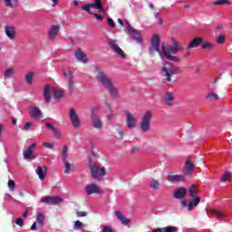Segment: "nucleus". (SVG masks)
<instances>
[{"label": "nucleus", "instance_id": "54", "mask_svg": "<svg viewBox=\"0 0 232 232\" xmlns=\"http://www.w3.org/2000/svg\"><path fill=\"white\" fill-rule=\"evenodd\" d=\"M76 217H78V218L86 217V212H84V211H78V212H76Z\"/></svg>", "mask_w": 232, "mask_h": 232}, {"label": "nucleus", "instance_id": "7", "mask_svg": "<svg viewBox=\"0 0 232 232\" xmlns=\"http://www.w3.org/2000/svg\"><path fill=\"white\" fill-rule=\"evenodd\" d=\"M126 24H127V29L125 30V32L127 34H130V35H131V37L134 39V41H136V43H138L139 44H140V43H143L144 38L142 37V34L138 30L133 28L130 24V22H127Z\"/></svg>", "mask_w": 232, "mask_h": 232}, {"label": "nucleus", "instance_id": "13", "mask_svg": "<svg viewBox=\"0 0 232 232\" xmlns=\"http://www.w3.org/2000/svg\"><path fill=\"white\" fill-rule=\"evenodd\" d=\"M5 34L10 41H15L17 39V29L13 25H6L5 27Z\"/></svg>", "mask_w": 232, "mask_h": 232}, {"label": "nucleus", "instance_id": "43", "mask_svg": "<svg viewBox=\"0 0 232 232\" xmlns=\"http://www.w3.org/2000/svg\"><path fill=\"white\" fill-rule=\"evenodd\" d=\"M216 43L218 44H224V43H226V35L224 34H219L217 38H216Z\"/></svg>", "mask_w": 232, "mask_h": 232}, {"label": "nucleus", "instance_id": "64", "mask_svg": "<svg viewBox=\"0 0 232 232\" xmlns=\"http://www.w3.org/2000/svg\"><path fill=\"white\" fill-rule=\"evenodd\" d=\"M118 23H119V24H121V26H122V24H124L121 18L118 19Z\"/></svg>", "mask_w": 232, "mask_h": 232}, {"label": "nucleus", "instance_id": "23", "mask_svg": "<svg viewBox=\"0 0 232 232\" xmlns=\"http://www.w3.org/2000/svg\"><path fill=\"white\" fill-rule=\"evenodd\" d=\"M163 101L167 106H173L175 102V94L171 92H167L163 97Z\"/></svg>", "mask_w": 232, "mask_h": 232}, {"label": "nucleus", "instance_id": "53", "mask_svg": "<svg viewBox=\"0 0 232 232\" xmlns=\"http://www.w3.org/2000/svg\"><path fill=\"white\" fill-rule=\"evenodd\" d=\"M93 17H95L96 21H103L104 18L102 16H101V14H93Z\"/></svg>", "mask_w": 232, "mask_h": 232}, {"label": "nucleus", "instance_id": "32", "mask_svg": "<svg viewBox=\"0 0 232 232\" xmlns=\"http://www.w3.org/2000/svg\"><path fill=\"white\" fill-rule=\"evenodd\" d=\"M62 162H63V164H64L63 173L68 175V173H70V171H72V169H73V165L72 163H70V161H68V160H65V161H62Z\"/></svg>", "mask_w": 232, "mask_h": 232}, {"label": "nucleus", "instance_id": "27", "mask_svg": "<svg viewBox=\"0 0 232 232\" xmlns=\"http://www.w3.org/2000/svg\"><path fill=\"white\" fill-rule=\"evenodd\" d=\"M187 194H188V190H186V188H178L177 190L174 191V198H184V197H186Z\"/></svg>", "mask_w": 232, "mask_h": 232}, {"label": "nucleus", "instance_id": "51", "mask_svg": "<svg viewBox=\"0 0 232 232\" xmlns=\"http://www.w3.org/2000/svg\"><path fill=\"white\" fill-rule=\"evenodd\" d=\"M15 224L17 226H20V227H23V226L24 225V220L23 218H19L15 220Z\"/></svg>", "mask_w": 232, "mask_h": 232}, {"label": "nucleus", "instance_id": "48", "mask_svg": "<svg viewBox=\"0 0 232 232\" xmlns=\"http://www.w3.org/2000/svg\"><path fill=\"white\" fill-rule=\"evenodd\" d=\"M8 188L10 189V191H14V188H15V182H14V180L9 179L8 180Z\"/></svg>", "mask_w": 232, "mask_h": 232}, {"label": "nucleus", "instance_id": "5", "mask_svg": "<svg viewBox=\"0 0 232 232\" xmlns=\"http://www.w3.org/2000/svg\"><path fill=\"white\" fill-rule=\"evenodd\" d=\"M151 119H153V111H147L141 116V120L140 122V130L143 133H150L151 130Z\"/></svg>", "mask_w": 232, "mask_h": 232}, {"label": "nucleus", "instance_id": "16", "mask_svg": "<svg viewBox=\"0 0 232 232\" xmlns=\"http://www.w3.org/2000/svg\"><path fill=\"white\" fill-rule=\"evenodd\" d=\"M75 58L79 63L86 64L88 63V55L81 48H77L74 53Z\"/></svg>", "mask_w": 232, "mask_h": 232}, {"label": "nucleus", "instance_id": "59", "mask_svg": "<svg viewBox=\"0 0 232 232\" xmlns=\"http://www.w3.org/2000/svg\"><path fill=\"white\" fill-rule=\"evenodd\" d=\"M107 120L109 121H113V113L110 112L109 114H107Z\"/></svg>", "mask_w": 232, "mask_h": 232}, {"label": "nucleus", "instance_id": "9", "mask_svg": "<svg viewBox=\"0 0 232 232\" xmlns=\"http://www.w3.org/2000/svg\"><path fill=\"white\" fill-rule=\"evenodd\" d=\"M98 109H93L92 112L91 114V121L92 122L93 128L96 130H102V120L101 119V116H99V113H97Z\"/></svg>", "mask_w": 232, "mask_h": 232}, {"label": "nucleus", "instance_id": "55", "mask_svg": "<svg viewBox=\"0 0 232 232\" xmlns=\"http://www.w3.org/2000/svg\"><path fill=\"white\" fill-rule=\"evenodd\" d=\"M45 128H46L47 130H51L52 131H53V130H55V127H54L53 125H52V123H46V124H45Z\"/></svg>", "mask_w": 232, "mask_h": 232}, {"label": "nucleus", "instance_id": "17", "mask_svg": "<svg viewBox=\"0 0 232 232\" xmlns=\"http://www.w3.org/2000/svg\"><path fill=\"white\" fill-rule=\"evenodd\" d=\"M40 202L55 206V204H61V202H63V199L61 198V197H45L43 198Z\"/></svg>", "mask_w": 232, "mask_h": 232}, {"label": "nucleus", "instance_id": "30", "mask_svg": "<svg viewBox=\"0 0 232 232\" xmlns=\"http://www.w3.org/2000/svg\"><path fill=\"white\" fill-rule=\"evenodd\" d=\"M207 101H218L220 97L218 96V93L215 92H208L206 96Z\"/></svg>", "mask_w": 232, "mask_h": 232}, {"label": "nucleus", "instance_id": "24", "mask_svg": "<svg viewBox=\"0 0 232 232\" xmlns=\"http://www.w3.org/2000/svg\"><path fill=\"white\" fill-rule=\"evenodd\" d=\"M59 30H61V27L59 25H52L51 28L49 29V39L51 41H53L57 35H59Z\"/></svg>", "mask_w": 232, "mask_h": 232}, {"label": "nucleus", "instance_id": "34", "mask_svg": "<svg viewBox=\"0 0 232 232\" xmlns=\"http://www.w3.org/2000/svg\"><path fill=\"white\" fill-rule=\"evenodd\" d=\"M218 80L215 79L211 83H209L207 88L208 92H217L218 86L217 85Z\"/></svg>", "mask_w": 232, "mask_h": 232}, {"label": "nucleus", "instance_id": "12", "mask_svg": "<svg viewBox=\"0 0 232 232\" xmlns=\"http://www.w3.org/2000/svg\"><path fill=\"white\" fill-rule=\"evenodd\" d=\"M36 148L37 144L35 143H32L31 145H29L27 149L24 151V159H25V160H35L37 157L34 155V150H35Z\"/></svg>", "mask_w": 232, "mask_h": 232}, {"label": "nucleus", "instance_id": "20", "mask_svg": "<svg viewBox=\"0 0 232 232\" xmlns=\"http://www.w3.org/2000/svg\"><path fill=\"white\" fill-rule=\"evenodd\" d=\"M167 180L172 184H177L179 182H184V180H186V177L184 175L175 174L169 176Z\"/></svg>", "mask_w": 232, "mask_h": 232}, {"label": "nucleus", "instance_id": "56", "mask_svg": "<svg viewBox=\"0 0 232 232\" xmlns=\"http://www.w3.org/2000/svg\"><path fill=\"white\" fill-rule=\"evenodd\" d=\"M52 2V7L55 8L59 5V0H51Z\"/></svg>", "mask_w": 232, "mask_h": 232}, {"label": "nucleus", "instance_id": "42", "mask_svg": "<svg viewBox=\"0 0 232 232\" xmlns=\"http://www.w3.org/2000/svg\"><path fill=\"white\" fill-rule=\"evenodd\" d=\"M34 72H29L26 75H25V81L27 82V84H32L33 81H34Z\"/></svg>", "mask_w": 232, "mask_h": 232}, {"label": "nucleus", "instance_id": "15", "mask_svg": "<svg viewBox=\"0 0 232 232\" xmlns=\"http://www.w3.org/2000/svg\"><path fill=\"white\" fill-rule=\"evenodd\" d=\"M64 77L68 80V88L70 92H73L75 88V80L73 79V72L70 70H65L63 72Z\"/></svg>", "mask_w": 232, "mask_h": 232}, {"label": "nucleus", "instance_id": "35", "mask_svg": "<svg viewBox=\"0 0 232 232\" xmlns=\"http://www.w3.org/2000/svg\"><path fill=\"white\" fill-rule=\"evenodd\" d=\"M62 161H66L68 160V147L66 145H64L62 149Z\"/></svg>", "mask_w": 232, "mask_h": 232}, {"label": "nucleus", "instance_id": "41", "mask_svg": "<svg viewBox=\"0 0 232 232\" xmlns=\"http://www.w3.org/2000/svg\"><path fill=\"white\" fill-rule=\"evenodd\" d=\"M201 48H203V50H213L215 48V44L211 42H206L202 44Z\"/></svg>", "mask_w": 232, "mask_h": 232}, {"label": "nucleus", "instance_id": "4", "mask_svg": "<svg viewBox=\"0 0 232 232\" xmlns=\"http://www.w3.org/2000/svg\"><path fill=\"white\" fill-rule=\"evenodd\" d=\"M179 73H180V68H179V66L169 62L163 63L161 75L165 78L167 82H171V81H173V75H179Z\"/></svg>", "mask_w": 232, "mask_h": 232}, {"label": "nucleus", "instance_id": "6", "mask_svg": "<svg viewBox=\"0 0 232 232\" xmlns=\"http://www.w3.org/2000/svg\"><path fill=\"white\" fill-rule=\"evenodd\" d=\"M91 173L93 179H102V177L106 175V168H104L102 165H99L98 163H92L91 165Z\"/></svg>", "mask_w": 232, "mask_h": 232}, {"label": "nucleus", "instance_id": "22", "mask_svg": "<svg viewBox=\"0 0 232 232\" xmlns=\"http://www.w3.org/2000/svg\"><path fill=\"white\" fill-rule=\"evenodd\" d=\"M109 44L111 50H113V52H115V53H117L121 59H126V54H124V51H122V49H121V47H119L117 44H115V42H110Z\"/></svg>", "mask_w": 232, "mask_h": 232}, {"label": "nucleus", "instance_id": "18", "mask_svg": "<svg viewBox=\"0 0 232 232\" xmlns=\"http://www.w3.org/2000/svg\"><path fill=\"white\" fill-rule=\"evenodd\" d=\"M29 115L37 121H41V119H43V111H41L39 107H30Z\"/></svg>", "mask_w": 232, "mask_h": 232}, {"label": "nucleus", "instance_id": "50", "mask_svg": "<svg viewBox=\"0 0 232 232\" xmlns=\"http://www.w3.org/2000/svg\"><path fill=\"white\" fill-rule=\"evenodd\" d=\"M107 24L111 28H115V22L111 18L107 19Z\"/></svg>", "mask_w": 232, "mask_h": 232}, {"label": "nucleus", "instance_id": "28", "mask_svg": "<svg viewBox=\"0 0 232 232\" xmlns=\"http://www.w3.org/2000/svg\"><path fill=\"white\" fill-rule=\"evenodd\" d=\"M202 38L197 37L194 38L188 45V50H191V48H197L202 43Z\"/></svg>", "mask_w": 232, "mask_h": 232}, {"label": "nucleus", "instance_id": "3", "mask_svg": "<svg viewBox=\"0 0 232 232\" xmlns=\"http://www.w3.org/2000/svg\"><path fill=\"white\" fill-rule=\"evenodd\" d=\"M188 197L192 199L188 202L186 199L180 201L181 208L186 211H193L200 204V197H198V187L196 185L188 188Z\"/></svg>", "mask_w": 232, "mask_h": 232}, {"label": "nucleus", "instance_id": "29", "mask_svg": "<svg viewBox=\"0 0 232 232\" xmlns=\"http://www.w3.org/2000/svg\"><path fill=\"white\" fill-rule=\"evenodd\" d=\"M46 220V217L43 213H38L36 215V224L38 227H43L44 226V221Z\"/></svg>", "mask_w": 232, "mask_h": 232}, {"label": "nucleus", "instance_id": "14", "mask_svg": "<svg viewBox=\"0 0 232 232\" xmlns=\"http://www.w3.org/2000/svg\"><path fill=\"white\" fill-rule=\"evenodd\" d=\"M85 193L87 195H101L102 193V189H101V188L97 186V184L91 183L85 187Z\"/></svg>", "mask_w": 232, "mask_h": 232}, {"label": "nucleus", "instance_id": "45", "mask_svg": "<svg viewBox=\"0 0 232 232\" xmlns=\"http://www.w3.org/2000/svg\"><path fill=\"white\" fill-rule=\"evenodd\" d=\"M53 135L54 139H58V140L61 139V137H63V133L57 128L53 129Z\"/></svg>", "mask_w": 232, "mask_h": 232}, {"label": "nucleus", "instance_id": "33", "mask_svg": "<svg viewBox=\"0 0 232 232\" xmlns=\"http://www.w3.org/2000/svg\"><path fill=\"white\" fill-rule=\"evenodd\" d=\"M54 99H63L64 97V91L63 89L53 90Z\"/></svg>", "mask_w": 232, "mask_h": 232}, {"label": "nucleus", "instance_id": "31", "mask_svg": "<svg viewBox=\"0 0 232 232\" xmlns=\"http://www.w3.org/2000/svg\"><path fill=\"white\" fill-rule=\"evenodd\" d=\"M212 215H215L218 218V220H226V215L224 212L217 210V209H212L211 210Z\"/></svg>", "mask_w": 232, "mask_h": 232}, {"label": "nucleus", "instance_id": "49", "mask_svg": "<svg viewBox=\"0 0 232 232\" xmlns=\"http://www.w3.org/2000/svg\"><path fill=\"white\" fill-rule=\"evenodd\" d=\"M140 151V148L139 147H132L130 150V154L137 155Z\"/></svg>", "mask_w": 232, "mask_h": 232}, {"label": "nucleus", "instance_id": "44", "mask_svg": "<svg viewBox=\"0 0 232 232\" xmlns=\"http://www.w3.org/2000/svg\"><path fill=\"white\" fill-rule=\"evenodd\" d=\"M5 6L9 8H14V5H17V0H4Z\"/></svg>", "mask_w": 232, "mask_h": 232}, {"label": "nucleus", "instance_id": "11", "mask_svg": "<svg viewBox=\"0 0 232 232\" xmlns=\"http://www.w3.org/2000/svg\"><path fill=\"white\" fill-rule=\"evenodd\" d=\"M69 117L73 128L79 130V128H81V119L79 118L77 111H75V109H70Z\"/></svg>", "mask_w": 232, "mask_h": 232}, {"label": "nucleus", "instance_id": "40", "mask_svg": "<svg viewBox=\"0 0 232 232\" xmlns=\"http://www.w3.org/2000/svg\"><path fill=\"white\" fill-rule=\"evenodd\" d=\"M213 5L214 6H222L223 5H231V2L228 0H216Z\"/></svg>", "mask_w": 232, "mask_h": 232}, {"label": "nucleus", "instance_id": "1", "mask_svg": "<svg viewBox=\"0 0 232 232\" xmlns=\"http://www.w3.org/2000/svg\"><path fill=\"white\" fill-rule=\"evenodd\" d=\"M180 50H182V47L175 38H171V45H169L168 47L165 44L160 45V35L159 34H154L152 36L151 44L149 48L150 55H153L155 52H158L161 59L165 57L168 61H172L174 63H179L180 61L179 57L175 56Z\"/></svg>", "mask_w": 232, "mask_h": 232}, {"label": "nucleus", "instance_id": "39", "mask_svg": "<svg viewBox=\"0 0 232 232\" xmlns=\"http://www.w3.org/2000/svg\"><path fill=\"white\" fill-rule=\"evenodd\" d=\"M73 229H84V223L81 222L80 220H76L73 222Z\"/></svg>", "mask_w": 232, "mask_h": 232}, {"label": "nucleus", "instance_id": "26", "mask_svg": "<svg viewBox=\"0 0 232 232\" xmlns=\"http://www.w3.org/2000/svg\"><path fill=\"white\" fill-rule=\"evenodd\" d=\"M46 171H48V167L44 166V169L42 167H37L35 172L38 175L40 180H44V176L46 175Z\"/></svg>", "mask_w": 232, "mask_h": 232}, {"label": "nucleus", "instance_id": "2", "mask_svg": "<svg viewBox=\"0 0 232 232\" xmlns=\"http://www.w3.org/2000/svg\"><path fill=\"white\" fill-rule=\"evenodd\" d=\"M95 75L98 82H101L103 88L110 93L111 97H112V99H117L119 97V89L115 87L111 79L99 68H96Z\"/></svg>", "mask_w": 232, "mask_h": 232}, {"label": "nucleus", "instance_id": "58", "mask_svg": "<svg viewBox=\"0 0 232 232\" xmlns=\"http://www.w3.org/2000/svg\"><path fill=\"white\" fill-rule=\"evenodd\" d=\"M155 17L158 20L159 24H162V23H163L162 18H160V16H159V14H156Z\"/></svg>", "mask_w": 232, "mask_h": 232}, {"label": "nucleus", "instance_id": "62", "mask_svg": "<svg viewBox=\"0 0 232 232\" xmlns=\"http://www.w3.org/2000/svg\"><path fill=\"white\" fill-rule=\"evenodd\" d=\"M24 218H27L28 217V210H25V212L23 215Z\"/></svg>", "mask_w": 232, "mask_h": 232}, {"label": "nucleus", "instance_id": "46", "mask_svg": "<svg viewBox=\"0 0 232 232\" xmlns=\"http://www.w3.org/2000/svg\"><path fill=\"white\" fill-rule=\"evenodd\" d=\"M101 229L102 232H113V228L108 225H102Z\"/></svg>", "mask_w": 232, "mask_h": 232}, {"label": "nucleus", "instance_id": "36", "mask_svg": "<svg viewBox=\"0 0 232 232\" xmlns=\"http://www.w3.org/2000/svg\"><path fill=\"white\" fill-rule=\"evenodd\" d=\"M150 186L152 189H160V181L159 179L150 180Z\"/></svg>", "mask_w": 232, "mask_h": 232}, {"label": "nucleus", "instance_id": "8", "mask_svg": "<svg viewBox=\"0 0 232 232\" xmlns=\"http://www.w3.org/2000/svg\"><path fill=\"white\" fill-rule=\"evenodd\" d=\"M90 8H95V10H98L99 12H102L103 14H106V11L104 8H102V2L101 0H94V3L84 5L82 7V10H84L85 12H88V14H92V11Z\"/></svg>", "mask_w": 232, "mask_h": 232}, {"label": "nucleus", "instance_id": "38", "mask_svg": "<svg viewBox=\"0 0 232 232\" xmlns=\"http://www.w3.org/2000/svg\"><path fill=\"white\" fill-rule=\"evenodd\" d=\"M220 180L221 182H229V180H231V172L225 171Z\"/></svg>", "mask_w": 232, "mask_h": 232}, {"label": "nucleus", "instance_id": "61", "mask_svg": "<svg viewBox=\"0 0 232 232\" xmlns=\"http://www.w3.org/2000/svg\"><path fill=\"white\" fill-rule=\"evenodd\" d=\"M105 104H106L107 110H108L109 111H111V107L110 106V103L106 102Z\"/></svg>", "mask_w": 232, "mask_h": 232}, {"label": "nucleus", "instance_id": "52", "mask_svg": "<svg viewBox=\"0 0 232 232\" xmlns=\"http://www.w3.org/2000/svg\"><path fill=\"white\" fill-rule=\"evenodd\" d=\"M32 126H34L33 122H26L24 124V130H25V131H28V130H30V128H32Z\"/></svg>", "mask_w": 232, "mask_h": 232}, {"label": "nucleus", "instance_id": "57", "mask_svg": "<svg viewBox=\"0 0 232 232\" xmlns=\"http://www.w3.org/2000/svg\"><path fill=\"white\" fill-rule=\"evenodd\" d=\"M31 229H32V231H37V223H36V221L33 223V225L31 226Z\"/></svg>", "mask_w": 232, "mask_h": 232}, {"label": "nucleus", "instance_id": "21", "mask_svg": "<svg viewBox=\"0 0 232 232\" xmlns=\"http://www.w3.org/2000/svg\"><path fill=\"white\" fill-rule=\"evenodd\" d=\"M44 102L47 104L52 102V87L50 85H45L44 87V92H43Z\"/></svg>", "mask_w": 232, "mask_h": 232}, {"label": "nucleus", "instance_id": "19", "mask_svg": "<svg viewBox=\"0 0 232 232\" xmlns=\"http://www.w3.org/2000/svg\"><path fill=\"white\" fill-rule=\"evenodd\" d=\"M195 170V165L191 162V159L188 158L185 162V167L183 169L184 175H192Z\"/></svg>", "mask_w": 232, "mask_h": 232}, {"label": "nucleus", "instance_id": "25", "mask_svg": "<svg viewBox=\"0 0 232 232\" xmlns=\"http://www.w3.org/2000/svg\"><path fill=\"white\" fill-rule=\"evenodd\" d=\"M114 215H115L116 218H118V220L121 221V224H123V226H128V224H130V218L122 216V213H121L119 211H115Z\"/></svg>", "mask_w": 232, "mask_h": 232}, {"label": "nucleus", "instance_id": "47", "mask_svg": "<svg viewBox=\"0 0 232 232\" xmlns=\"http://www.w3.org/2000/svg\"><path fill=\"white\" fill-rule=\"evenodd\" d=\"M44 148H47V150H53L55 148V144L53 142H44Z\"/></svg>", "mask_w": 232, "mask_h": 232}, {"label": "nucleus", "instance_id": "63", "mask_svg": "<svg viewBox=\"0 0 232 232\" xmlns=\"http://www.w3.org/2000/svg\"><path fill=\"white\" fill-rule=\"evenodd\" d=\"M72 3L74 5V6H79V1L74 0V1H72Z\"/></svg>", "mask_w": 232, "mask_h": 232}, {"label": "nucleus", "instance_id": "10", "mask_svg": "<svg viewBox=\"0 0 232 232\" xmlns=\"http://www.w3.org/2000/svg\"><path fill=\"white\" fill-rule=\"evenodd\" d=\"M125 117H126V124L129 130H135L138 124L137 116H135V114L130 111H127L125 114Z\"/></svg>", "mask_w": 232, "mask_h": 232}, {"label": "nucleus", "instance_id": "37", "mask_svg": "<svg viewBox=\"0 0 232 232\" xmlns=\"http://www.w3.org/2000/svg\"><path fill=\"white\" fill-rule=\"evenodd\" d=\"M14 73H15V70H14V68H8L5 71L4 77L5 79H10Z\"/></svg>", "mask_w": 232, "mask_h": 232}, {"label": "nucleus", "instance_id": "60", "mask_svg": "<svg viewBox=\"0 0 232 232\" xmlns=\"http://www.w3.org/2000/svg\"><path fill=\"white\" fill-rule=\"evenodd\" d=\"M118 135H120V137H122L124 135V132L122 131V130H118Z\"/></svg>", "mask_w": 232, "mask_h": 232}]
</instances>
